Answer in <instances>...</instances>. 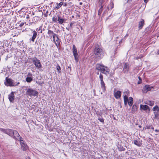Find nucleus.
I'll return each instance as SVG.
<instances>
[{"label": "nucleus", "mask_w": 159, "mask_h": 159, "mask_svg": "<svg viewBox=\"0 0 159 159\" xmlns=\"http://www.w3.org/2000/svg\"><path fill=\"white\" fill-rule=\"evenodd\" d=\"M96 69L103 74H107L110 71L109 69L107 67L100 64H97L96 65Z\"/></svg>", "instance_id": "obj_3"}, {"label": "nucleus", "mask_w": 159, "mask_h": 159, "mask_svg": "<svg viewBox=\"0 0 159 159\" xmlns=\"http://www.w3.org/2000/svg\"><path fill=\"white\" fill-rule=\"evenodd\" d=\"M80 5H81L82 4V3L81 2H80Z\"/></svg>", "instance_id": "obj_47"}, {"label": "nucleus", "mask_w": 159, "mask_h": 159, "mask_svg": "<svg viewBox=\"0 0 159 159\" xmlns=\"http://www.w3.org/2000/svg\"><path fill=\"white\" fill-rule=\"evenodd\" d=\"M131 1V0H128V2H129V1Z\"/></svg>", "instance_id": "obj_49"}, {"label": "nucleus", "mask_w": 159, "mask_h": 159, "mask_svg": "<svg viewBox=\"0 0 159 159\" xmlns=\"http://www.w3.org/2000/svg\"><path fill=\"white\" fill-rule=\"evenodd\" d=\"M81 30H82V27H81Z\"/></svg>", "instance_id": "obj_52"}, {"label": "nucleus", "mask_w": 159, "mask_h": 159, "mask_svg": "<svg viewBox=\"0 0 159 159\" xmlns=\"http://www.w3.org/2000/svg\"><path fill=\"white\" fill-rule=\"evenodd\" d=\"M152 88V87H150L149 85H145L143 89L146 90V92H147L148 91L150 90Z\"/></svg>", "instance_id": "obj_20"}, {"label": "nucleus", "mask_w": 159, "mask_h": 159, "mask_svg": "<svg viewBox=\"0 0 159 159\" xmlns=\"http://www.w3.org/2000/svg\"><path fill=\"white\" fill-rule=\"evenodd\" d=\"M48 11H46V13L44 14V17H47V14H48Z\"/></svg>", "instance_id": "obj_35"}, {"label": "nucleus", "mask_w": 159, "mask_h": 159, "mask_svg": "<svg viewBox=\"0 0 159 159\" xmlns=\"http://www.w3.org/2000/svg\"><path fill=\"white\" fill-rule=\"evenodd\" d=\"M157 54L158 55H159V49L158 50V51L157 52Z\"/></svg>", "instance_id": "obj_43"}, {"label": "nucleus", "mask_w": 159, "mask_h": 159, "mask_svg": "<svg viewBox=\"0 0 159 159\" xmlns=\"http://www.w3.org/2000/svg\"><path fill=\"white\" fill-rule=\"evenodd\" d=\"M0 131L12 137L15 139L19 140V139H20V136L18 132L16 130L9 129H5L0 128Z\"/></svg>", "instance_id": "obj_1"}, {"label": "nucleus", "mask_w": 159, "mask_h": 159, "mask_svg": "<svg viewBox=\"0 0 159 159\" xmlns=\"http://www.w3.org/2000/svg\"><path fill=\"white\" fill-rule=\"evenodd\" d=\"M24 25V23H21L19 25V26L20 27H22Z\"/></svg>", "instance_id": "obj_36"}, {"label": "nucleus", "mask_w": 159, "mask_h": 159, "mask_svg": "<svg viewBox=\"0 0 159 159\" xmlns=\"http://www.w3.org/2000/svg\"><path fill=\"white\" fill-rule=\"evenodd\" d=\"M99 78L101 81L100 84L101 88L102 89V91L104 92L106 90V86H105V84L103 80V76L101 74H100Z\"/></svg>", "instance_id": "obj_7"}, {"label": "nucleus", "mask_w": 159, "mask_h": 159, "mask_svg": "<svg viewBox=\"0 0 159 159\" xmlns=\"http://www.w3.org/2000/svg\"><path fill=\"white\" fill-rule=\"evenodd\" d=\"M144 2L145 3H146L148 1V0H144Z\"/></svg>", "instance_id": "obj_38"}, {"label": "nucleus", "mask_w": 159, "mask_h": 159, "mask_svg": "<svg viewBox=\"0 0 159 159\" xmlns=\"http://www.w3.org/2000/svg\"><path fill=\"white\" fill-rule=\"evenodd\" d=\"M141 83V82L139 81V82H138V84H140Z\"/></svg>", "instance_id": "obj_45"}, {"label": "nucleus", "mask_w": 159, "mask_h": 159, "mask_svg": "<svg viewBox=\"0 0 159 159\" xmlns=\"http://www.w3.org/2000/svg\"><path fill=\"white\" fill-rule=\"evenodd\" d=\"M139 127H141V126L140 125L139 126Z\"/></svg>", "instance_id": "obj_53"}, {"label": "nucleus", "mask_w": 159, "mask_h": 159, "mask_svg": "<svg viewBox=\"0 0 159 159\" xmlns=\"http://www.w3.org/2000/svg\"><path fill=\"white\" fill-rule=\"evenodd\" d=\"M33 63L34 64L35 66L38 69H40L42 67V65L40 62L36 58H33L32 60Z\"/></svg>", "instance_id": "obj_9"}, {"label": "nucleus", "mask_w": 159, "mask_h": 159, "mask_svg": "<svg viewBox=\"0 0 159 159\" xmlns=\"http://www.w3.org/2000/svg\"><path fill=\"white\" fill-rule=\"evenodd\" d=\"M129 64L127 63H125L124 64L123 71L124 73H127L129 71Z\"/></svg>", "instance_id": "obj_12"}, {"label": "nucleus", "mask_w": 159, "mask_h": 159, "mask_svg": "<svg viewBox=\"0 0 159 159\" xmlns=\"http://www.w3.org/2000/svg\"><path fill=\"white\" fill-rule=\"evenodd\" d=\"M26 81L29 83L32 80V79L30 77H27L26 78Z\"/></svg>", "instance_id": "obj_26"}, {"label": "nucleus", "mask_w": 159, "mask_h": 159, "mask_svg": "<svg viewBox=\"0 0 159 159\" xmlns=\"http://www.w3.org/2000/svg\"><path fill=\"white\" fill-rule=\"evenodd\" d=\"M139 80H140L141 79L140 77H139Z\"/></svg>", "instance_id": "obj_48"}, {"label": "nucleus", "mask_w": 159, "mask_h": 159, "mask_svg": "<svg viewBox=\"0 0 159 159\" xmlns=\"http://www.w3.org/2000/svg\"><path fill=\"white\" fill-rule=\"evenodd\" d=\"M149 108L148 106L146 105H140V110L146 111Z\"/></svg>", "instance_id": "obj_17"}, {"label": "nucleus", "mask_w": 159, "mask_h": 159, "mask_svg": "<svg viewBox=\"0 0 159 159\" xmlns=\"http://www.w3.org/2000/svg\"><path fill=\"white\" fill-rule=\"evenodd\" d=\"M72 18H74V16H72Z\"/></svg>", "instance_id": "obj_50"}, {"label": "nucleus", "mask_w": 159, "mask_h": 159, "mask_svg": "<svg viewBox=\"0 0 159 159\" xmlns=\"http://www.w3.org/2000/svg\"><path fill=\"white\" fill-rule=\"evenodd\" d=\"M58 16L57 21L59 23L61 24H63L64 22L65 21V19L61 18V17L59 16Z\"/></svg>", "instance_id": "obj_19"}, {"label": "nucleus", "mask_w": 159, "mask_h": 159, "mask_svg": "<svg viewBox=\"0 0 159 159\" xmlns=\"http://www.w3.org/2000/svg\"><path fill=\"white\" fill-rule=\"evenodd\" d=\"M15 92H12L8 95V98L11 102L13 101L15 97L14 94Z\"/></svg>", "instance_id": "obj_14"}, {"label": "nucleus", "mask_w": 159, "mask_h": 159, "mask_svg": "<svg viewBox=\"0 0 159 159\" xmlns=\"http://www.w3.org/2000/svg\"><path fill=\"white\" fill-rule=\"evenodd\" d=\"M154 102L150 100H148L146 101L145 103L149 105L152 106L154 104Z\"/></svg>", "instance_id": "obj_22"}, {"label": "nucleus", "mask_w": 159, "mask_h": 159, "mask_svg": "<svg viewBox=\"0 0 159 159\" xmlns=\"http://www.w3.org/2000/svg\"><path fill=\"white\" fill-rule=\"evenodd\" d=\"M121 92L120 91H118L117 92H115V90L114 92V96L116 99L119 98L121 96Z\"/></svg>", "instance_id": "obj_15"}, {"label": "nucleus", "mask_w": 159, "mask_h": 159, "mask_svg": "<svg viewBox=\"0 0 159 159\" xmlns=\"http://www.w3.org/2000/svg\"><path fill=\"white\" fill-rule=\"evenodd\" d=\"M19 84V82H18L17 84L14 83L12 80L8 78L7 77L6 78L5 81L4 82L5 85L7 86H16Z\"/></svg>", "instance_id": "obj_5"}, {"label": "nucleus", "mask_w": 159, "mask_h": 159, "mask_svg": "<svg viewBox=\"0 0 159 159\" xmlns=\"http://www.w3.org/2000/svg\"><path fill=\"white\" fill-rule=\"evenodd\" d=\"M56 67H57V70L58 72L59 73H60L61 71V68L60 67L58 64H57V66H56Z\"/></svg>", "instance_id": "obj_27"}, {"label": "nucleus", "mask_w": 159, "mask_h": 159, "mask_svg": "<svg viewBox=\"0 0 159 159\" xmlns=\"http://www.w3.org/2000/svg\"><path fill=\"white\" fill-rule=\"evenodd\" d=\"M97 74L98 75L99 74L98 72L97 73Z\"/></svg>", "instance_id": "obj_55"}, {"label": "nucleus", "mask_w": 159, "mask_h": 159, "mask_svg": "<svg viewBox=\"0 0 159 159\" xmlns=\"http://www.w3.org/2000/svg\"><path fill=\"white\" fill-rule=\"evenodd\" d=\"M134 143L136 145L139 147L141 146L142 144V143L140 141L136 140L134 141Z\"/></svg>", "instance_id": "obj_21"}, {"label": "nucleus", "mask_w": 159, "mask_h": 159, "mask_svg": "<svg viewBox=\"0 0 159 159\" xmlns=\"http://www.w3.org/2000/svg\"><path fill=\"white\" fill-rule=\"evenodd\" d=\"M98 119L102 123H104V119L103 118L100 117L98 118Z\"/></svg>", "instance_id": "obj_31"}, {"label": "nucleus", "mask_w": 159, "mask_h": 159, "mask_svg": "<svg viewBox=\"0 0 159 159\" xmlns=\"http://www.w3.org/2000/svg\"><path fill=\"white\" fill-rule=\"evenodd\" d=\"M146 128L148 129H152V130L154 129V127L152 126H147L146 127Z\"/></svg>", "instance_id": "obj_32"}, {"label": "nucleus", "mask_w": 159, "mask_h": 159, "mask_svg": "<svg viewBox=\"0 0 159 159\" xmlns=\"http://www.w3.org/2000/svg\"><path fill=\"white\" fill-rule=\"evenodd\" d=\"M76 16L77 18L78 17V18H79L80 17V15H79L78 14V13L76 14Z\"/></svg>", "instance_id": "obj_37"}, {"label": "nucleus", "mask_w": 159, "mask_h": 159, "mask_svg": "<svg viewBox=\"0 0 159 159\" xmlns=\"http://www.w3.org/2000/svg\"><path fill=\"white\" fill-rule=\"evenodd\" d=\"M144 23V20L143 19H141L140 21L139 22L138 28L139 30H141L143 27Z\"/></svg>", "instance_id": "obj_16"}, {"label": "nucleus", "mask_w": 159, "mask_h": 159, "mask_svg": "<svg viewBox=\"0 0 159 159\" xmlns=\"http://www.w3.org/2000/svg\"><path fill=\"white\" fill-rule=\"evenodd\" d=\"M129 95V92L128 90H125L123 92V97L124 103L126 104L127 101L128 96Z\"/></svg>", "instance_id": "obj_11"}, {"label": "nucleus", "mask_w": 159, "mask_h": 159, "mask_svg": "<svg viewBox=\"0 0 159 159\" xmlns=\"http://www.w3.org/2000/svg\"><path fill=\"white\" fill-rule=\"evenodd\" d=\"M21 139V137H20V139H19V140H18L20 141L21 149L23 151H25L28 149V146L25 141Z\"/></svg>", "instance_id": "obj_8"}, {"label": "nucleus", "mask_w": 159, "mask_h": 159, "mask_svg": "<svg viewBox=\"0 0 159 159\" xmlns=\"http://www.w3.org/2000/svg\"><path fill=\"white\" fill-rule=\"evenodd\" d=\"M101 7L99 9V10H98V15H100L102 11V10H103V9H102V8L103 7V5H101Z\"/></svg>", "instance_id": "obj_25"}, {"label": "nucleus", "mask_w": 159, "mask_h": 159, "mask_svg": "<svg viewBox=\"0 0 159 159\" xmlns=\"http://www.w3.org/2000/svg\"><path fill=\"white\" fill-rule=\"evenodd\" d=\"M95 56L96 58L101 59L104 56V52L102 50L98 47H96L94 51Z\"/></svg>", "instance_id": "obj_4"}, {"label": "nucleus", "mask_w": 159, "mask_h": 159, "mask_svg": "<svg viewBox=\"0 0 159 159\" xmlns=\"http://www.w3.org/2000/svg\"><path fill=\"white\" fill-rule=\"evenodd\" d=\"M26 18L27 19H28L30 18V16L28 15H27Z\"/></svg>", "instance_id": "obj_39"}, {"label": "nucleus", "mask_w": 159, "mask_h": 159, "mask_svg": "<svg viewBox=\"0 0 159 159\" xmlns=\"http://www.w3.org/2000/svg\"><path fill=\"white\" fill-rule=\"evenodd\" d=\"M26 91L27 94L30 96H35L38 95V92L37 91L30 89H27Z\"/></svg>", "instance_id": "obj_6"}, {"label": "nucleus", "mask_w": 159, "mask_h": 159, "mask_svg": "<svg viewBox=\"0 0 159 159\" xmlns=\"http://www.w3.org/2000/svg\"><path fill=\"white\" fill-rule=\"evenodd\" d=\"M137 110V107L136 106L134 105L132 108L131 111L132 112V113H134Z\"/></svg>", "instance_id": "obj_24"}, {"label": "nucleus", "mask_w": 159, "mask_h": 159, "mask_svg": "<svg viewBox=\"0 0 159 159\" xmlns=\"http://www.w3.org/2000/svg\"><path fill=\"white\" fill-rule=\"evenodd\" d=\"M25 159H30V157H28L26 158Z\"/></svg>", "instance_id": "obj_44"}, {"label": "nucleus", "mask_w": 159, "mask_h": 159, "mask_svg": "<svg viewBox=\"0 0 159 159\" xmlns=\"http://www.w3.org/2000/svg\"><path fill=\"white\" fill-rule=\"evenodd\" d=\"M33 22H30V23H29V25H31L33 24Z\"/></svg>", "instance_id": "obj_40"}, {"label": "nucleus", "mask_w": 159, "mask_h": 159, "mask_svg": "<svg viewBox=\"0 0 159 159\" xmlns=\"http://www.w3.org/2000/svg\"><path fill=\"white\" fill-rule=\"evenodd\" d=\"M75 22H73V21H72L71 22H70V27L71 28L72 27V26L75 23Z\"/></svg>", "instance_id": "obj_33"}, {"label": "nucleus", "mask_w": 159, "mask_h": 159, "mask_svg": "<svg viewBox=\"0 0 159 159\" xmlns=\"http://www.w3.org/2000/svg\"><path fill=\"white\" fill-rule=\"evenodd\" d=\"M104 2V0H99V3L100 5H102V4Z\"/></svg>", "instance_id": "obj_34"}, {"label": "nucleus", "mask_w": 159, "mask_h": 159, "mask_svg": "<svg viewBox=\"0 0 159 159\" xmlns=\"http://www.w3.org/2000/svg\"><path fill=\"white\" fill-rule=\"evenodd\" d=\"M67 3H64V4H63V6H65V7H66V6H67Z\"/></svg>", "instance_id": "obj_41"}, {"label": "nucleus", "mask_w": 159, "mask_h": 159, "mask_svg": "<svg viewBox=\"0 0 159 159\" xmlns=\"http://www.w3.org/2000/svg\"><path fill=\"white\" fill-rule=\"evenodd\" d=\"M66 29L67 30H69V28H66Z\"/></svg>", "instance_id": "obj_46"}, {"label": "nucleus", "mask_w": 159, "mask_h": 159, "mask_svg": "<svg viewBox=\"0 0 159 159\" xmlns=\"http://www.w3.org/2000/svg\"><path fill=\"white\" fill-rule=\"evenodd\" d=\"M57 7H56V9L57 10H58V9L60 8L63 5V3L61 2L59 3V4H57Z\"/></svg>", "instance_id": "obj_23"}, {"label": "nucleus", "mask_w": 159, "mask_h": 159, "mask_svg": "<svg viewBox=\"0 0 159 159\" xmlns=\"http://www.w3.org/2000/svg\"><path fill=\"white\" fill-rule=\"evenodd\" d=\"M52 21L55 23H56L57 21V17L55 16L53 17L52 18Z\"/></svg>", "instance_id": "obj_29"}, {"label": "nucleus", "mask_w": 159, "mask_h": 159, "mask_svg": "<svg viewBox=\"0 0 159 159\" xmlns=\"http://www.w3.org/2000/svg\"><path fill=\"white\" fill-rule=\"evenodd\" d=\"M72 52L75 61L76 62H78V54L76 48L74 45H73Z\"/></svg>", "instance_id": "obj_10"}, {"label": "nucleus", "mask_w": 159, "mask_h": 159, "mask_svg": "<svg viewBox=\"0 0 159 159\" xmlns=\"http://www.w3.org/2000/svg\"><path fill=\"white\" fill-rule=\"evenodd\" d=\"M96 114L98 116V118L100 117L102 115V113L101 112H99L98 111L96 112Z\"/></svg>", "instance_id": "obj_30"}, {"label": "nucleus", "mask_w": 159, "mask_h": 159, "mask_svg": "<svg viewBox=\"0 0 159 159\" xmlns=\"http://www.w3.org/2000/svg\"><path fill=\"white\" fill-rule=\"evenodd\" d=\"M153 110L154 111H159V107L157 106H155L153 108Z\"/></svg>", "instance_id": "obj_28"}, {"label": "nucleus", "mask_w": 159, "mask_h": 159, "mask_svg": "<svg viewBox=\"0 0 159 159\" xmlns=\"http://www.w3.org/2000/svg\"><path fill=\"white\" fill-rule=\"evenodd\" d=\"M48 34L51 38L52 36V37L53 41L57 46H58V45H60V40L59 39L57 34L54 33L53 31L48 29Z\"/></svg>", "instance_id": "obj_2"}, {"label": "nucleus", "mask_w": 159, "mask_h": 159, "mask_svg": "<svg viewBox=\"0 0 159 159\" xmlns=\"http://www.w3.org/2000/svg\"><path fill=\"white\" fill-rule=\"evenodd\" d=\"M32 33L33 34V36L31 39H30V40H31L33 42L34 41V39L36 38L37 36V33L35 30L33 31Z\"/></svg>", "instance_id": "obj_18"}, {"label": "nucleus", "mask_w": 159, "mask_h": 159, "mask_svg": "<svg viewBox=\"0 0 159 159\" xmlns=\"http://www.w3.org/2000/svg\"><path fill=\"white\" fill-rule=\"evenodd\" d=\"M31 75V74H28V75Z\"/></svg>", "instance_id": "obj_51"}, {"label": "nucleus", "mask_w": 159, "mask_h": 159, "mask_svg": "<svg viewBox=\"0 0 159 159\" xmlns=\"http://www.w3.org/2000/svg\"><path fill=\"white\" fill-rule=\"evenodd\" d=\"M155 131H156V132H159V130H157V129H156L155 130Z\"/></svg>", "instance_id": "obj_42"}, {"label": "nucleus", "mask_w": 159, "mask_h": 159, "mask_svg": "<svg viewBox=\"0 0 159 159\" xmlns=\"http://www.w3.org/2000/svg\"><path fill=\"white\" fill-rule=\"evenodd\" d=\"M127 103L128 105L130 107L132 105L133 103V99L132 97H129V98L128 97L127 98L126 103L124 104L125 105H126Z\"/></svg>", "instance_id": "obj_13"}, {"label": "nucleus", "mask_w": 159, "mask_h": 159, "mask_svg": "<svg viewBox=\"0 0 159 159\" xmlns=\"http://www.w3.org/2000/svg\"><path fill=\"white\" fill-rule=\"evenodd\" d=\"M56 38H55V41L56 40Z\"/></svg>", "instance_id": "obj_54"}]
</instances>
